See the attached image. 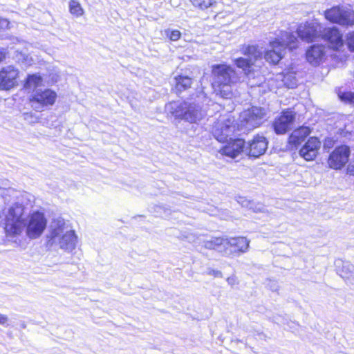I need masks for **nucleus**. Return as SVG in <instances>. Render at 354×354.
<instances>
[{
    "label": "nucleus",
    "mask_w": 354,
    "mask_h": 354,
    "mask_svg": "<svg viewBox=\"0 0 354 354\" xmlns=\"http://www.w3.org/2000/svg\"><path fill=\"white\" fill-rule=\"evenodd\" d=\"M15 59L16 62L22 66L27 67L32 64V59L27 53L19 52L18 50L15 52Z\"/></svg>",
    "instance_id": "393cba45"
},
{
    "label": "nucleus",
    "mask_w": 354,
    "mask_h": 354,
    "mask_svg": "<svg viewBox=\"0 0 354 354\" xmlns=\"http://www.w3.org/2000/svg\"><path fill=\"white\" fill-rule=\"evenodd\" d=\"M322 27L317 22H306L300 24L297 29V35L304 41L311 42L318 38L322 33Z\"/></svg>",
    "instance_id": "f8f14e48"
},
{
    "label": "nucleus",
    "mask_w": 354,
    "mask_h": 354,
    "mask_svg": "<svg viewBox=\"0 0 354 354\" xmlns=\"http://www.w3.org/2000/svg\"><path fill=\"white\" fill-rule=\"evenodd\" d=\"M47 220L41 212H35L31 214L26 222V235L31 239L39 237L46 227Z\"/></svg>",
    "instance_id": "9d476101"
},
{
    "label": "nucleus",
    "mask_w": 354,
    "mask_h": 354,
    "mask_svg": "<svg viewBox=\"0 0 354 354\" xmlns=\"http://www.w3.org/2000/svg\"><path fill=\"white\" fill-rule=\"evenodd\" d=\"M9 25L10 22L7 19L0 17V30L10 28Z\"/></svg>",
    "instance_id": "e433bc0d"
},
{
    "label": "nucleus",
    "mask_w": 354,
    "mask_h": 354,
    "mask_svg": "<svg viewBox=\"0 0 354 354\" xmlns=\"http://www.w3.org/2000/svg\"><path fill=\"white\" fill-rule=\"evenodd\" d=\"M69 11L76 17H80L84 12L81 4L77 0H71L69 1Z\"/></svg>",
    "instance_id": "a878e982"
},
{
    "label": "nucleus",
    "mask_w": 354,
    "mask_h": 354,
    "mask_svg": "<svg viewBox=\"0 0 354 354\" xmlns=\"http://www.w3.org/2000/svg\"><path fill=\"white\" fill-rule=\"evenodd\" d=\"M347 173L354 176V160L351 161L347 167Z\"/></svg>",
    "instance_id": "4c0bfd02"
},
{
    "label": "nucleus",
    "mask_w": 354,
    "mask_h": 354,
    "mask_svg": "<svg viewBox=\"0 0 354 354\" xmlns=\"http://www.w3.org/2000/svg\"><path fill=\"white\" fill-rule=\"evenodd\" d=\"M338 97L342 102L354 104V92L339 91Z\"/></svg>",
    "instance_id": "7c9ffc66"
},
{
    "label": "nucleus",
    "mask_w": 354,
    "mask_h": 354,
    "mask_svg": "<svg viewBox=\"0 0 354 354\" xmlns=\"http://www.w3.org/2000/svg\"><path fill=\"white\" fill-rule=\"evenodd\" d=\"M17 194V192L15 189L9 188L3 189L1 194L5 203H9L11 198L16 197Z\"/></svg>",
    "instance_id": "473e14b6"
},
{
    "label": "nucleus",
    "mask_w": 354,
    "mask_h": 354,
    "mask_svg": "<svg viewBox=\"0 0 354 354\" xmlns=\"http://www.w3.org/2000/svg\"><path fill=\"white\" fill-rule=\"evenodd\" d=\"M241 205L253 210L254 212H261L265 209V206L260 203H255L251 201L244 200L241 202Z\"/></svg>",
    "instance_id": "bb28decb"
},
{
    "label": "nucleus",
    "mask_w": 354,
    "mask_h": 354,
    "mask_svg": "<svg viewBox=\"0 0 354 354\" xmlns=\"http://www.w3.org/2000/svg\"><path fill=\"white\" fill-rule=\"evenodd\" d=\"M321 142L316 137L310 138L299 150V155L306 161L313 160L317 156Z\"/></svg>",
    "instance_id": "f3484780"
},
{
    "label": "nucleus",
    "mask_w": 354,
    "mask_h": 354,
    "mask_svg": "<svg viewBox=\"0 0 354 354\" xmlns=\"http://www.w3.org/2000/svg\"><path fill=\"white\" fill-rule=\"evenodd\" d=\"M4 230L7 236H15L21 234L26 226V215L24 206L14 203L3 210Z\"/></svg>",
    "instance_id": "20e7f679"
},
{
    "label": "nucleus",
    "mask_w": 354,
    "mask_h": 354,
    "mask_svg": "<svg viewBox=\"0 0 354 354\" xmlns=\"http://www.w3.org/2000/svg\"><path fill=\"white\" fill-rule=\"evenodd\" d=\"M226 237H214L203 241V246L208 250H214L223 253L225 256H231L232 250L228 249L226 245Z\"/></svg>",
    "instance_id": "a211bd4d"
},
{
    "label": "nucleus",
    "mask_w": 354,
    "mask_h": 354,
    "mask_svg": "<svg viewBox=\"0 0 354 354\" xmlns=\"http://www.w3.org/2000/svg\"><path fill=\"white\" fill-rule=\"evenodd\" d=\"M167 35L171 41H177L180 39L181 33L178 30L167 31Z\"/></svg>",
    "instance_id": "72a5a7b5"
},
{
    "label": "nucleus",
    "mask_w": 354,
    "mask_h": 354,
    "mask_svg": "<svg viewBox=\"0 0 354 354\" xmlns=\"http://www.w3.org/2000/svg\"><path fill=\"white\" fill-rule=\"evenodd\" d=\"M297 37L292 33L282 32L280 39L270 42L269 48L266 50L264 58L271 64H276L282 59L283 52L288 47L290 50L297 47Z\"/></svg>",
    "instance_id": "39448f33"
},
{
    "label": "nucleus",
    "mask_w": 354,
    "mask_h": 354,
    "mask_svg": "<svg viewBox=\"0 0 354 354\" xmlns=\"http://www.w3.org/2000/svg\"><path fill=\"white\" fill-rule=\"evenodd\" d=\"M327 20L342 26L354 25V11L344 6H334L324 12Z\"/></svg>",
    "instance_id": "0eeeda50"
},
{
    "label": "nucleus",
    "mask_w": 354,
    "mask_h": 354,
    "mask_svg": "<svg viewBox=\"0 0 354 354\" xmlns=\"http://www.w3.org/2000/svg\"><path fill=\"white\" fill-rule=\"evenodd\" d=\"M8 320L6 315L0 313V324L5 325Z\"/></svg>",
    "instance_id": "58836bf2"
},
{
    "label": "nucleus",
    "mask_w": 354,
    "mask_h": 354,
    "mask_svg": "<svg viewBox=\"0 0 354 354\" xmlns=\"http://www.w3.org/2000/svg\"><path fill=\"white\" fill-rule=\"evenodd\" d=\"M241 51L245 57L235 59L234 62L236 66L241 68L244 74L250 78L254 75L253 66H255L257 61L261 59L262 53L258 47L254 45L243 46Z\"/></svg>",
    "instance_id": "423d86ee"
},
{
    "label": "nucleus",
    "mask_w": 354,
    "mask_h": 354,
    "mask_svg": "<svg viewBox=\"0 0 354 354\" xmlns=\"http://www.w3.org/2000/svg\"><path fill=\"white\" fill-rule=\"evenodd\" d=\"M42 81L43 80L41 76L37 75H30L27 78L26 87L28 88L37 87L41 84Z\"/></svg>",
    "instance_id": "cd10ccee"
},
{
    "label": "nucleus",
    "mask_w": 354,
    "mask_h": 354,
    "mask_svg": "<svg viewBox=\"0 0 354 354\" xmlns=\"http://www.w3.org/2000/svg\"><path fill=\"white\" fill-rule=\"evenodd\" d=\"M267 148L268 141L264 136L257 135L248 143L249 155L254 158L264 154Z\"/></svg>",
    "instance_id": "412c9836"
},
{
    "label": "nucleus",
    "mask_w": 354,
    "mask_h": 354,
    "mask_svg": "<svg viewBox=\"0 0 354 354\" xmlns=\"http://www.w3.org/2000/svg\"><path fill=\"white\" fill-rule=\"evenodd\" d=\"M12 39L13 40V42H15V41H19V39H18L17 38H15V37H13Z\"/></svg>",
    "instance_id": "79ce46f5"
},
{
    "label": "nucleus",
    "mask_w": 354,
    "mask_h": 354,
    "mask_svg": "<svg viewBox=\"0 0 354 354\" xmlns=\"http://www.w3.org/2000/svg\"><path fill=\"white\" fill-rule=\"evenodd\" d=\"M310 133V130L308 127H301L295 129L289 137V142L296 146L304 141Z\"/></svg>",
    "instance_id": "5701e85b"
},
{
    "label": "nucleus",
    "mask_w": 354,
    "mask_h": 354,
    "mask_svg": "<svg viewBox=\"0 0 354 354\" xmlns=\"http://www.w3.org/2000/svg\"><path fill=\"white\" fill-rule=\"evenodd\" d=\"M265 114L264 109L259 107H252L244 111L240 115L241 129L250 131L258 127L263 123Z\"/></svg>",
    "instance_id": "1a4fd4ad"
},
{
    "label": "nucleus",
    "mask_w": 354,
    "mask_h": 354,
    "mask_svg": "<svg viewBox=\"0 0 354 354\" xmlns=\"http://www.w3.org/2000/svg\"><path fill=\"white\" fill-rule=\"evenodd\" d=\"M192 5L201 10H205L212 6L216 1L214 0H189Z\"/></svg>",
    "instance_id": "c756f323"
},
{
    "label": "nucleus",
    "mask_w": 354,
    "mask_h": 354,
    "mask_svg": "<svg viewBox=\"0 0 354 354\" xmlns=\"http://www.w3.org/2000/svg\"><path fill=\"white\" fill-rule=\"evenodd\" d=\"M77 236L72 227L63 218L54 220L47 235V246L72 252L76 248Z\"/></svg>",
    "instance_id": "f257e3e1"
},
{
    "label": "nucleus",
    "mask_w": 354,
    "mask_h": 354,
    "mask_svg": "<svg viewBox=\"0 0 354 354\" xmlns=\"http://www.w3.org/2000/svg\"><path fill=\"white\" fill-rule=\"evenodd\" d=\"M321 35L328 43V47L333 50H339L344 46L342 35L335 27L324 28Z\"/></svg>",
    "instance_id": "dca6fc26"
},
{
    "label": "nucleus",
    "mask_w": 354,
    "mask_h": 354,
    "mask_svg": "<svg viewBox=\"0 0 354 354\" xmlns=\"http://www.w3.org/2000/svg\"><path fill=\"white\" fill-rule=\"evenodd\" d=\"M6 57V51L3 48L0 49V62H1Z\"/></svg>",
    "instance_id": "ea45409f"
},
{
    "label": "nucleus",
    "mask_w": 354,
    "mask_h": 354,
    "mask_svg": "<svg viewBox=\"0 0 354 354\" xmlns=\"http://www.w3.org/2000/svg\"><path fill=\"white\" fill-rule=\"evenodd\" d=\"M283 82L288 88H294L297 86V82L295 76L292 73H287L284 75Z\"/></svg>",
    "instance_id": "2f4dec72"
},
{
    "label": "nucleus",
    "mask_w": 354,
    "mask_h": 354,
    "mask_svg": "<svg viewBox=\"0 0 354 354\" xmlns=\"http://www.w3.org/2000/svg\"><path fill=\"white\" fill-rule=\"evenodd\" d=\"M57 97L56 92L50 88H37L34 90L30 101L34 109L41 111L48 106H53Z\"/></svg>",
    "instance_id": "6e6552de"
},
{
    "label": "nucleus",
    "mask_w": 354,
    "mask_h": 354,
    "mask_svg": "<svg viewBox=\"0 0 354 354\" xmlns=\"http://www.w3.org/2000/svg\"><path fill=\"white\" fill-rule=\"evenodd\" d=\"M225 243L228 249L232 250L231 255H234L246 252L249 248L250 241L243 236L226 237Z\"/></svg>",
    "instance_id": "6ab92c4d"
},
{
    "label": "nucleus",
    "mask_w": 354,
    "mask_h": 354,
    "mask_svg": "<svg viewBox=\"0 0 354 354\" xmlns=\"http://www.w3.org/2000/svg\"><path fill=\"white\" fill-rule=\"evenodd\" d=\"M295 119V113L292 111L288 109L283 111L281 115L273 123V127L276 133H286L292 128Z\"/></svg>",
    "instance_id": "4468645a"
},
{
    "label": "nucleus",
    "mask_w": 354,
    "mask_h": 354,
    "mask_svg": "<svg viewBox=\"0 0 354 354\" xmlns=\"http://www.w3.org/2000/svg\"><path fill=\"white\" fill-rule=\"evenodd\" d=\"M227 281L229 284L233 285L235 282V279L234 277H228Z\"/></svg>",
    "instance_id": "a19ab883"
},
{
    "label": "nucleus",
    "mask_w": 354,
    "mask_h": 354,
    "mask_svg": "<svg viewBox=\"0 0 354 354\" xmlns=\"http://www.w3.org/2000/svg\"><path fill=\"white\" fill-rule=\"evenodd\" d=\"M201 97H204V95H201L196 99H188L184 102H172L166 106V109L176 118L195 123L201 120L205 115L200 102Z\"/></svg>",
    "instance_id": "7ed1b4c3"
},
{
    "label": "nucleus",
    "mask_w": 354,
    "mask_h": 354,
    "mask_svg": "<svg viewBox=\"0 0 354 354\" xmlns=\"http://www.w3.org/2000/svg\"><path fill=\"white\" fill-rule=\"evenodd\" d=\"M212 86L216 95L224 99H231L234 95L236 84L240 77L235 70L227 64L212 66Z\"/></svg>",
    "instance_id": "f03ea898"
},
{
    "label": "nucleus",
    "mask_w": 354,
    "mask_h": 354,
    "mask_svg": "<svg viewBox=\"0 0 354 354\" xmlns=\"http://www.w3.org/2000/svg\"><path fill=\"white\" fill-rule=\"evenodd\" d=\"M324 57V47L322 45H313L306 52V59L313 66L319 65Z\"/></svg>",
    "instance_id": "4be33fe9"
},
{
    "label": "nucleus",
    "mask_w": 354,
    "mask_h": 354,
    "mask_svg": "<svg viewBox=\"0 0 354 354\" xmlns=\"http://www.w3.org/2000/svg\"><path fill=\"white\" fill-rule=\"evenodd\" d=\"M192 80L187 76H178L175 77V90L176 93H181L191 86Z\"/></svg>",
    "instance_id": "b1692460"
},
{
    "label": "nucleus",
    "mask_w": 354,
    "mask_h": 354,
    "mask_svg": "<svg viewBox=\"0 0 354 354\" xmlns=\"http://www.w3.org/2000/svg\"><path fill=\"white\" fill-rule=\"evenodd\" d=\"M245 141L243 139L230 140L226 145L221 149L222 155L234 158L243 152Z\"/></svg>",
    "instance_id": "aec40b11"
},
{
    "label": "nucleus",
    "mask_w": 354,
    "mask_h": 354,
    "mask_svg": "<svg viewBox=\"0 0 354 354\" xmlns=\"http://www.w3.org/2000/svg\"><path fill=\"white\" fill-rule=\"evenodd\" d=\"M347 43L350 50L354 51V32L349 34L347 39Z\"/></svg>",
    "instance_id": "c9c22d12"
},
{
    "label": "nucleus",
    "mask_w": 354,
    "mask_h": 354,
    "mask_svg": "<svg viewBox=\"0 0 354 354\" xmlns=\"http://www.w3.org/2000/svg\"><path fill=\"white\" fill-rule=\"evenodd\" d=\"M236 131V125L233 118L221 120L214 125L213 133L214 137L220 142L227 140Z\"/></svg>",
    "instance_id": "9b49d317"
},
{
    "label": "nucleus",
    "mask_w": 354,
    "mask_h": 354,
    "mask_svg": "<svg viewBox=\"0 0 354 354\" xmlns=\"http://www.w3.org/2000/svg\"><path fill=\"white\" fill-rule=\"evenodd\" d=\"M18 70L12 66L4 67L0 71V89L9 90L17 85Z\"/></svg>",
    "instance_id": "2eb2a0df"
},
{
    "label": "nucleus",
    "mask_w": 354,
    "mask_h": 354,
    "mask_svg": "<svg viewBox=\"0 0 354 354\" xmlns=\"http://www.w3.org/2000/svg\"><path fill=\"white\" fill-rule=\"evenodd\" d=\"M349 156L350 149L348 147L342 145L336 147L328 158L329 167L334 169H342L348 162Z\"/></svg>",
    "instance_id": "ddd939ff"
},
{
    "label": "nucleus",
    "mask_w": 354,
    "mask_h": 354,
    "mask_svg": "<svg viewBox=\"0 0 354 354\" xmlns=\"http://www.w3.org/2000/svg\"><path fill=\"white\" fill-rule=\"evenodd\" d=\"M354 266L348 263H345L342 267L341 276L346 280L354 279Z\"/></svg>",
    "instance_id": "c85d7f7f"
},
{
    "label": "nucleus",
    "mask_w": 354,
    "mask_h": 354,
    "mask_svg": "<svg viewBox=\"0 0 354 354\" xmlns=\"http://www.w3.org/2000/svg\"><path fill=\"white\" fill-rule=\"evenodd\" d=\"M327 146V143H324V147H326Z\"/></svg>",
    "instance_id": "37998d69"
},
{
    "label": "nucleus",
    "mask_w": 354,
    "mask_h": 354,
    "mask_svg": "<svg viewBox=\"0 0 354 354\" xmlns=\"http://www.w3.org/2000/svg\"><path fill=\"white\" fill-rule=\"evenodd\" d=\"M206 274L207 275L213 276L214 277H216V278H222L223 277V274H222L221 271L218 270H214V269H212L210 268L207 269Z\"/></svg>",
    "instance_id": "f704fd0d"
}]
</instances>
